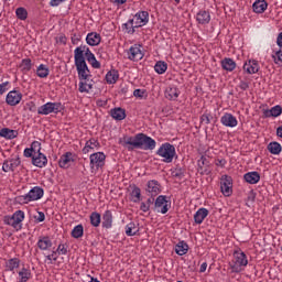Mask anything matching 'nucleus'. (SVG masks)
I'll return each mask as SVG.
<instances>
[{
    "mask_svg": "<svg viewBox=\"0 0 282 282\" xmlns=\"http://www.w3.org/2000/svg\"><path fill=\"white\" fill-rule=\"evenodd\" d=\"M124 144L128 145V151H133L134 149L153 151L158 143L155 142V139L144 133H138L134 137H128L127 140H124Z\"/></svg>",
    "mask_w": 282,
    "mask_h": 282,
    "instance_id": "obj_1",
    "label": "nucleus"
},
{
    "mask_svg": "<svg viewBox=\"0 0 282 282\" xmlns=\"http://www.w3.org/2000/svg\"><path fill=\"white\" fill-rule=\"evenodd\" d=\"M75 67L77 69L79 80H89L91 70L85 61V48H75L74 51Z\"/></svg>",
    "mask_w": 282,
    "mask_h": 282,
    "instance_id": "obj_2",
    "label": "nucleus"
},
{
    "mask_svg": "<svg viewBox=\"0 0 282 282\" xmlns=\"http://www.w3.org/2000/svg\"><path fill=\"white\" fill-rule=\"evenodd\" d=\"M156 155H159V158H163L162 162H164L165 164H171L174 158L177 159V153L175 152V145L169 142L161 144V147L156 151Z\"/></svg>",
    "mask_w": 282,
    "mask_h": 282,
    "instance_id": "obj_3",
    "label": "nucleus"
},
{
    "mask_svg": "<svg viewBox=\"0 0 282 282\" xmlns=\"http://www.w3.org/2000/svg\"><path fill=\"white\" fill-rule=\"evenodd\" d=\"M45 195L43 187L35 186L25 195L15 197L18 204H29V202H36Z\"/></svg>",
    "mask_w": 282,
    "mask_h": 282,
    "instance_id": "obj_4",
    "label": "nucleus"
},
{
    "mask_svg": "<svg viewBox=\"0 0 282 282\" xmlns=\"http://www.w3.org/2000/svg\"><path fill=\"white\" fill-rule=\"evenodd\" d=\"M23 219H25V213L23 210H17L12 216H4V224L11 226L14 230L19 231L23 228Z\"/></svg>",
    "mask_w": 282,
    "mask_h": 282,
    "instance_id": "obj_5",
    "label": "nucleus"
},
{
    "mask_svg": "<svg viewBox=\"0 0 282 282\" xmlns=\"http://www.w3.org/2000/svg\"><path fill=\"white\" fill-rule=\"evenodd\" d=\"M65 107L61 102H46L43 106L39 107V116H50V113H61Z\"/></svg>",
    "mask_w": 282,
    "mask_h": 282,
    "instance_id": "obj_6",
    "label": "nucleus"
},
{
    "mask_svg": "<svg viewBox=\"0 0 282 282\" xmlns=\"http://www.w3.org/2000/svg\"><path fill=\"white\" fill-rule=\"evenodd\" d=\"M248 265V257L245 252L235 251L234 252V264H231L232 272H241V268Z\"/></svg>",
    "mask_w": 282,
    "mask_h": 282,
    "instance_id": "obj_7",
    "label": "nucleus"
},
{
    "mask_svg": "<svg viewBox=\"0 0 282 282\" xmlns=\"http://www.w3.org/2000/svg\"><path fill=\"white\" fill-rule=\"evenodd\" d=\"M90 169L94 171H98L99 169H102L105 166V161L107 160V155H105V152H95L90 154Z\"/></svg>",
    "mask_w": 282,
    "mask_h": 282,
    "instance_id": "obj_8",
    "label": "nucleus"
},
{
    "mask_svg": "<svg viewBox=\"0 0 282 282\" xmlns=\"http://www.w3.org/2000/svg\"><path fill=\"white\" fill-rule=\"evenodd\" d=\"M220 191L225 197L232 195V177L229 175H223L220 180Z\"/></svg>",
    "mask_w": 282,
    "mask_h": 282,
    "instance_id": "obj_9",
    "label": "nucleus"
},
{
    "mask_svg": "<svg viewBox=\"0 0 282 282\" xmlns=\"http://www.w3.org/2000/svg\"><path fill=\"white\" fill-rule=\"evenodd\" d=\"M145 191L150 197H158L162 193V184L155 180L148 181Z\"/></svg>",
    "mask_w": 282,
    "mask_h": 282,
    "instance_id": "obj_10",
    "label": "nucleus"
},
{
    "mask_svg": "<svg viewBox=\"0 0 282 282\" xmlns=\"http://www.w3.org/2000/svg\"><path fill=\"white\" fill-rule=\"evenodd\" d=\"M154 210H158V213H161L162 215L169 213V200H166V196L160 195L156 197L154 202Z\"/></svg>",
    "mask_w": 282,
    "mask_h": 282,
    "instance_id": "obj_11",
    "label": "nucleus"
},
{
    "mask_svg": "<svg viewBox=\"0 0 282 282\" xmlns=\"http://www.w3.org/2000/svg\"><path fill=\"white\" fill-rule=\"evenodd\" d=\"M21 100H23V94H21L19 90L9 91L6 98V102L10 107H17Z\"/></svg>",
    "mask_w": 282,
    "mask_h": 282,
    "instance_id": "obj_12",
    "label": "nucleus"
},
{
    "mask_svg": "<svg viewBox=\"0 0 282 282\" xmlns=\"http://www.w3.org/2000/svg\"><path fill=\"white\" fill-rule=\"evenodd\" d=\"M77 48H84V58H86V61L91 65V67H94V69H100V62H98V59H96V55H94V53H91V50H89L87 46H79Z\"/></svg>",
    "mask_w": 282,
    "mask_h": 282,
    "instance_id": "obj_13",
    "label": "nucleus"
},
{
    "mask_svg": "<svg viewBox=\"0 0 282 282\" xmlns=\"http://www.w3.org/2000/svg\"><path fill=\"white\" fill-rule=\"evenodd\" d=\"M18 166H21V158L17 156L15 159L6 160L2 164V171L4 173H10L14 171Z\"/></svg>",
    "mask_w": 282,
    "mask_h": 282,
    "instance_id": "obj_14",
    "label": "nucleus"
},
{
    "mask_svg": "<svg viewBox=\"0 0 282 282\" xmlns=\"http://www.w3.org/2000/svg\"><path fill=\"white\" fill-rule=\"evenodd\" d=\"M41 151V142L33 141L30 148L24 149V158H31L34 160L35 155Z\"/></svg>",
    "mask_w": 282,
    "mask_h": 282,
    "instance_id": "obj_15",
    "label": "nucleus"
},
{
    "mask_svg": "<svg viewBox=\"0 0 282 282\" xmlns=\"http://www.w3.org/2000/svg\"><path fill=\"white\" fill-rule=\"evenodd\" d=\"M209 165L210 163L208 162V159L202 155L200 159L197 161L198 173L200 175H210V169H208Z\"/></svg>",
    "mask_w": 282,
    "mask_h": 282,
    "instance_id": "obj_16",
    "label": "nucleus"
},
{
    "mask_svg": "<svg viewBox=\"0 0 282 282\" xmlns=\"http://www.w3.org/2000/svg\"><path fill=\"white\" fill-rule=\"evenodd\" d=\"M135 28H142L149 23V11H139L134 15Z\"/></svg>",
    "mask_w": 282,
    "mask_h": 282,
    "instance_id": "obj_17",
    "label": "nucleus"
},
{
    "mask_svg": "<svg viewBox=\"0 0 282 282\" xmlns=\"http://www.w3.org/2000/svg\"><path fill=\"white\" fill-rule=\"evenodd\" d=\"M33 166H37V169H43L47 166V156L43 154V152L39 151L32 160Z\"/></svg>",
    "mask_w": 282,
    "mask_h": 282,
    "instance_id": "obj_18",
    "label": "nucleus"
},
{
    "mask_svg": "<svg viewBox=\"0 0 282 282\" xmlns=\"http://www.w3.org/2000/svg\"><path fill=\"white\" fill-rule=\"evenodd\" d=\"M221 124L224 127H230L235 128L238 124L237 117L232 116V113L226 112L221 118H220Z\"/></svg>",
    "mask_w": 282,
    "mask_h": 282,
    "instance_id": "obj_19",
    "label": "nucleus"
},
{
    "mask_svg": "<svg viewBox=\"0 0 282 282\" xmlns=\"http://www.w3.org/2000/svg\"><path fill=\"white\" fill-rule=\"evenodd\" d=\"M101 219V226L102 228H106V230H109L113 227V214H111V210H106Z\"/></svg>",
    "mask_w": 282,
    "mask_h": 282,
    "instance_id": "obj_20",
    "label": "nucleus"
},
{
    "mask_svg": "<svg viewBox=\"0 0 282 282\" xmlns=\"http://www.w3.org/2000/svg\"><path fill=\"white\" fill-rule=\"evenodd\" d=\"M128 58L130 61H142L144 58V54L142 53V50L138 46H131L128 52Z\"/></svg>",
    "mask_w": 282,
    "mask_h": 282,
    "instance_id": "obj_21",
    "label": "nucleus"
},
{
    "mask_svg": "<svg viewBox=\"0 0 282 282\" xmlns=\"http://www.w3.org/2000/svg\"><path fill=\"white\" fill-rule=\"evenodd\" d=\"M100 41H102V37L97 32H90L86 36V43L91 47H95L96 45H100Z\"/></svg>",
    "mask_w": 282,
    "mask_h": 282,
    "instance_id": "obj_22",
    "label": "nucleus"
},
{
    "mask_svg": "<svg viewBox=\"0 0 282 282\" xmlns=\"http://www.w3.org/2000/svg\"><path fill=\"white\" fill-rule=\"evenodd\" d=\"M262 113L263 118H279L282 113V107L276 105L271 109H264Z\"/></svg>",
    "mask_w": 282,
    "mask_h": 282,
    "instance_id": "obj_23",
    "label": "nucleus"
},
{
    "mask_svg": "<svg viewBox=\"0 0 282 282\" xmlns=\"http://www.w3.org/2000/svg\"><path fill=\"white\" fill-rule=\"evenodd\" d=\"M196 21L200 25H208V23H210V12L206 10L198 11L196 14Z\"/></svg>",
    "mask_w": 282,
    "mask_h": 282,
    "instance_id": "obj_24",
    "label": "nucleus"
},
{
    "mask_svg": "<svg viewBox=\"0 0 282 282\" xmlns=\"http://www.w3.org/2000/svg\"><path fill=\"white\" fill-rule=\"evenodd\" d=\"M252 10L256 14H263L268 10V1L265 0H256L252 4Z\"/></svg>",
    "mask_w": 282,
    "mask_h": 282,
    "instance_id": "obj_25",
    "label": "nucleus"
},
{
    "mask_svg": "<svg viewBox=\"0 0 282 282\" xmlns=\"http://www.w3.org/2000/svg\"><path fill=\"white\" fill-rule=\"evenodd\" d=\"M110 116L111 118H113V120L121 121L124 120V118H127V110L120 107L112 108L110 110Z\"/></svg>",
    "mask_w": 282,
    "mask_h": 282,
    "instance_id": "obj_26",
    "label": "nucleus"
},
{
    "mask_svg": "<svg viewBox=\"0 0 282 282\" xmlns=\"http://www.w3.org/2000/svg\"><path fill=\"white\" fill-rule=\"evenodd\" d=\"M165 98L167 100H177V98H180V89L177 86H169L165 89Z\"/></svg>",
    "mask_w": 282,
    "mask_h": 282,
    "instance_id": "obj_27",
    "label": "nucleus"
},
{
    "mask_svg": "<svg viewBox=\"0 0 282 282\" xmlns=\"http://www.w3.org/2000/svg\"><path fill=\"white\" fill-rule=\"evenodd\" d=\"M72 162H74V159H72V152H66L61 156L58 166L61 169H69Z\"/></svg>",
    "mask_w": 282,
    "mask_h": 282,
    "instance_id": "obj_28",
    "label": "nucleus"
},
{
    "mask_svg": "<svg viewBox=\"0 0 282 282\" xmlns=\"http://www.w3.org/2000/svg\"><path fill=\"white\" fill-rule=\"evenodd\" d=\"M243 180L247 184H259L261 174H259V172H248L243 175Z\"/></svg>",
    "mask_w": 282,
    "mask_h": 282,
    "instance_id": "obj_29",
    "label": "nucleus"
},
{
    "mask_svg": "<svg viewBox=\"0 0 282 282\" xmlns=\"http://www.w3.org/2000/svg\"><path fill=\"white\" fill-rule=\"evenodd\" d=\"M37 248L40 250H50L52 248V240L48 236H41L37 241Z\"/></svg>",
    "mask_w": 282,
    "mask_h": 282,
    "instance_id": "obj_30",
    "label": "nucleus"
},
{
    "mask_svg": "<svg viewBox=\"0 0 282 282\" xmlns=\"http://www.w3.org/2000/svg\"><path fill=\"white\" fill-rule=\"evenodd\" d=\"M208 217V209L206 208H199L195 215H194V221L195 224H203L204 220Z\"/></svg>",
    "mask_w": 282,
    "mask_h": 282,
    "instance_id": "obj_31",
    "label": "nucleus"
},
{
    "mask_svg": "<svg viewBox=\"0 0 282 282\" xmlns=\"http://www.w3.org/2000/svg\"><path fill=\"white\" fill-rule=\"evenodd\" d=\"M118 78H120L118 69H111L106 74V83L108 85H116V83H118Z\"/></svg>",
    "mask_w": 282,
    "mask_h": 282,
    "instance_id": "obj_32",
    "label": "nucleus"
},
{
    "mask_svg": "<svg viewBox=\"0 0 282 282\" xmlns=\"http://www.w3.org/2000/svg\"><path fill=\"white\" fill-rule=\"evenodd\" d=\"M243 70L247 72V74H257L259 72V63L257 61H249L245 63Z\"/></svg>",
    "mask_w": 282,
    "mask_h": 282,
    "instance_id": "obj_33",
    "label": "nucleus"
},
{
    "mask_svg": "<svg viewBox=\"0 0 282 282\" xmlns=\"http://www.w3.org/2000/svg\"><path fill=\"white\" fill-rule=\"evenodd\" d=\"M19 135V132L17 130H12L9 128H2L0 130V138H6V140H14Z\"/></svg>",
    "mask_w": 282,
    "mask_h": 282,
    "instance_id": "obj_34",
    "label": "nucleus"
},
{
    "mask_svg": "<svg viewBox=\"0 0 282 282\" xmlns=\"http://www.w3.org/2000/svg\"><path fill=\"white\" fill-rule=\"evenodd\" d=\"M221 67L226 72H235V68L237 67V63L234 62L232 58L226 57L221 61Z\"/></svg>",
    "mask_w": 282,
    "mask_h": 282,
    "instance_id": "obj_35",
    "label": "nucleus"
},
{
    "mask_svg": "<svg viewBox=\"0 0 282 282\" xmlns=\"http://www.w3.org/2000/svg\"><path fill=\"white\" fill-rule=\"evenodd\" d=\"M175 252L178 257H184L188 252V243L182 240L175 246Z\"/></svg>",
    "mask_w": 282,
    "mask_h": 282,
    "instance_id": "obj_36",
    "label": "nucleus"
},
{
    "mask_svg": "<svg viewBox=\"0 0 282 282\" xmlns=\"http://www.w3.org/2000/svg\"><path fill=\"white\" fill-rule=\"evenodd\" d=\"M140 232V229L135 226V223L131 221L126 226V235L127 237H135Z\"/></svg>",
    "mask_w": 282,
    "mask_h": 282,
    "instance_id": "obj_37",
    "label": "nucleus"
},
{
    "mask_svg": "<svg viewBox=\"0 0 282 282\" xmlns=\"http://www.w3.org/2000/svg\"><path fill=\"white\" fill-rule=\"evenodd\" d=\"M268 151L272 154V155H279V153H281L282 151V147L281 143L274 141L268 144Z\"/></svg>",
    "mask_w": 282,
    "mask_h": 282,
    "instance_id": "obj_38",
    "label": "nucleus"
},
{
    "mask_svg": "<svg viewBox=\"0 0 282 282\" xmlns=\"http://www.w3.org/2000/svg\"><path fill=\"white\" fill-rule=\"evenodd\" d=\"M20 69L24 74H28V72H31L32 70V59L23 58L20 63Z\"/></svg>",
    "mask_w": 282,
    "mask_h": 282,
    "instance_id": "obj_39",
    "label": "nucleus"
},
{
    "mask_svg": "<svg viewBox=\"0 0 282 282\" xmlns=\"http://www.w3.org/2000/svg\"><path fill=\"white\" fill-rule=\"evenodd\" d=\"M89 80H80L79 82V88L78 91H80V94H89L90 89H94V84L93 83H88Z\"/></svg>",
    "mask_w": 282,
    "mask_h": 282,
    "instance_id": "obj_40",
    "label": "nucleus"
},
{
    "mask_svg": "<svg viewBox=\"0 0 282 282\" xmlns=\"http://www.w3.org/2000/svg\"><path fill=\"white\" fill-rule=\"evenodd\" d=\"M186 175V169L176 165L174 170H172V177H176L177 180H184Z\"/></svg>",
    "mask_w": 282,
    "mask_h": 282,
    "instance_id": "obj_41",
    "label": "nucleus"
},
{
    "mask_svg": "<svg viewBox=\"0 0 282 282\" xmlns=\"http://www.w3.org/2000/svg\"><path fill=\"white\" fill-rule=\"evenodd\" d=\"M73 239H80V237H83V235H85V227H83V225H77L73 228L72 232H70Z\"/></svg>",
    "mask_w": 282,
    "mask_h": 282,
    "instance_id": "obj_42",
    "label": "nucleus"
},
{
    "mask_svg": "<svg viewBox=\"0 0 282 282\" xmlns=\"http://www.w3.org/2000/svg\"><path fill=\"white\" fill-rule=\"evenodd\" d=\"M101 219L102 217L98 212H94L90 214V224L91 226H94V228H98V226H100Z\"/></svg>",
    "mask_w": 282,
    "mask_h": 282,
    "instance_id": "obj_43",
    "label": "nucleus"
},
{
    "mask_svg": "<svg viewBox=\"0 0 282 282\" xmlns=\"http://www.w3.org/2000/svg\"><path fill=\"white\" fill-rule=\"evenodd\" d=\"M166 69H169V64H166V62L159 61L154 65V72H156V74H164Z\"/></svg>",
    "mask_w": 282,
    "mask_h": 282,
    "instance_id": "obj_44",
    "label": "nucleus"
},
{
    "mask_svg": "<svg viewBox=\"0 0 282 282\" xmlns=\"http://www.w3.org/2000/svg\"><path fill=\"white\" fill-rule=\"evenodd\" d=\"M36 75L39 78H47V76H50V68H47L44 64H41L36 69Z\"/></svg>",
    "mask_w": 282,
    "mask_h": 282,
    "instance_id": "obj_45",
    "label": "nucleus"
},
{
    "mask_svg": "<svg viewBox=\"0 0 282 282\" xmlns=\"http://www.w3.org/2000/svg\"><path fill=\"white\" fill-rule=\"evenodd\" d=\"M19 276L21 281H30L32 279V271L30 269L22 268L21 271H19Z\"/></svg>",
    "mask_w": 282,
    "mask_h": 282,
    "instance_id": "obj_46",
    "label": "nucleus"
},
{
    "mask_svg": "<svg viewBox=\"0 0 282 282\" xmlns=\"http://www.w3.org/2000/svg\"><path fill=\"white\" fill-rule=\"evenodd\" d=\"M19 265H21V260H19V258L10 259L7 262V268H8V270H10V272L17 270V268H19Z\"/></svg>",
    "mask_w": 282,
    "mask_h": 282,
    "instance_id": "obj_47",
    "label": "nucleus"
},
{
    "mask_svg": "<svg viewBox=\"0 0 282 282\" xmlns=\"http://www.w3.org/2000/svg\"><path fill=\"white\" fill-rule=\"evenodd\" d=\"M131 197L135 198L133 199L134 204H138L142 197V191L137 185H132Z\"/></svg>",
    "mask_w": 282,
    "mask_h": 282,
    "instance_id": "obj_48",
    "label": "nucleus"
},
{
    "mask_svg": "<svg viewBox=\"0 0 282 282\" xmlns=\"http://www.w3.org/2000/svg\"><path fill=\"white\" fill-rule=\"evenodd\" d=\"M134 20L130 19L127 23L123 24V30L127 31L128 34H135V24L133 25Z\"/></svg>",
    "mask_w": 282,
    "mask_h": 282,
    "instance_id": "obj_49",
    "label": "nucleus"
},
{
    "mask_svg": "<svg viewBox=\"0 0 282 282\" xmlns=\"http://www.w3.org/2000/svg\"><path fill=\"white\" fill-rule=\"evenodd\" d=\"M17 18L20 19V21H25L28 19V10L23 7H20L15 10Z\"/></svg>",
    "mask_w": 282,
    "mask_h": 282,
    "instance_id": "obj_50",
    "label": "nucleus"
},
{
    "mask_svg": "<svg viewBox=\"0 0 282 282\" xmlns=\"http://www.w3.org/2000/svg\"><path fill=\"white\" fill-rule=\"evenodd\" d=\"M210 120H213V115L210 112L205 111L204 115L200 116V122H205V124H210Z\"/></svg>",
    "mask_w": 282,
    "mask_h": 282,
    "instance_id": "obj_51",
    "label": "nucleus"
},
{
    "mask_svg": "<svg viewBox=\"0 0 282 282\" xmlns=\"http://www.w3.org/2000/svg\"><path fill=\"white\" fill-rule=\"evenodd\" d=\"M133 96H134V98H147V89H140V88H138V89H134V91H133Z\"/></svg>",
    "mask_w": 282,
    "mask_h": 282,
    "instance_id": "obj_52",
    "label": "nucleus"
},
{
    "mask_svg": "<svg viewBox=\"0 0 282 282\" xmlns=\"http://www.w3.org/2000/svg\"><path fill=\"white\" fill-rule=\"evenodd\" d=\"M67 248H68L67 245L61 243V245H58V247H57V249H56V252H57L58 254H67Z\"/></svg>",
    "mask_w": 282,
    "mask_h": 282,
    "instance_id": "obj_53",
    "label": "nucleus"
},
{
    "mask_svg": "<svg viewBox=\"0 0 282 282\" xmlns=\"http://www.w3.org/2000/svg\"><path fill=\"white\" fill-rule=\"evenodd\" d=\"M80 39H82L80 33H78V34L73 33L70 41H72L73 45H78V43H80Z\"/></svg>",
    "mask_w": 282,
    "mask_h": 282,
    "instance_id": "obj_54",
    "label": "nucleus"
},
{
    "mask_svg": "<svg viewBox=\"0 0 282 282\" xmlns=\"http://www.w3.org/2000/svg\"><path fill=\"white\" fill-rule=\"evenodd\" d=\"M8 85H10V82H4L0 84V96H3V94L8 91Z\"/></svg>",
    "mask_w": 282,
    "mask_h": 282,
    "instance_id": "obj_55",
    "label": "nucleus"
},
{
    "mask_svg": "<svg viewBox=\"0 0 282 282\" xmlns=\"http://www.w3.org/2000/svg\"><path fill=\"white\" fill-rule=\"evenodd\" d=\"M84 155H87L90 151H94V147L86 142L85 147L83 148Z\"/></svg>",
    "mask_w": 282,
    "mask_h": 282,
    "instance_id": "obj_56",
    "label": "nucleus"
},
{
    "mask_svg": "<svg viewBox=\"0 0 282 282\" xmlns=\"http://www.w3.org/2000/svg\"><path fill=\"white\" fill-rule=\"evenodd\" d=\"M239 87L242 91H247V89H250V83L241 80Z\"/></svg>",
    "mask_w": 282,
    "mask_h": 282,
    "instance_id": "obj_57",
    "label": "nucleus"
},
{
    "mask_svg": "<svg viewBox=\"0 0 282 282\" xmlns=\"http://www.w3.org/2000/svg\"><path fill=\"white\" fill-rule=\"evenodd\" d=\"M281 50L276 51L275 55H273V58H274V63H279L276 62V58L278 61L282 62V46H280Z\"/></svg>",
    "mask_w": 282,
    "mask_h": 282,
    "instance_id": "obj_58",
    "label": "nucleus"
},
{
    "mask_svg": "<svg viewBox=\"0 0 282 282\" xmlns=\"http://www.w3.org/2000/svg\"><path fill=\"white\" fill-rule=\"evenodd\" d=\"M57 251H52V254L46 256L47 261H58V257H56Z\"/></svg>",
    "mask_w": 282,
    "mask_h": 282,
    "instance_id": "obj_59",
    "label": "nucleus"
},
{
    "mask_svg": "<svg viewBox=\"0 0 282 282\" xmlns=\"http://www.w3.org/2000/svg\"><path fill=\"white\" fill-rule=\"evenodd\" d=\"M86 143L87 144H90V145H93V147H96V148H98V147H100V142H98V140H96V139H90V140H88V141H86Z\"/></svg>",
    "mask_w": 282,
    "mask_h": 282,
    "instance_id": "obj_60",
    "label": "nucleus"
},
{
    "mask_svg": "<svg viewBox=\"0 0 282 282\" xmlns=\"http://www.w3.org/2000/svg\"><path fill=\"white\" fill-rule=\"evenodd\" d=\"M140 210H142V213H149V210H151V207L143 202L141 203Z\"/></svg>",
    "mask_w": 282,
    "mask_h": 282,
    "instance_id": "obj_61",
    "label": "nucleus"
},
{
    "mask_svg": "<svg viewBox=\"0 0 282 282\" xmlns=\"http://www.w3.org/2000/svg\"><path fill=\"white\" fill-rule=\"evenodd\" d=\"M39 216H35L36 221H45V213L39 212Z\"/></svg>",
    "mask_w": 282,
    "mask_h": 282,
    "instance_id": "obj_62",
    "label": "nucleus"
},
{
    "mask_svg": "<svg viewBox=\"0 0 282 282\" xmlns=\"http://www.w3.org/2000/svg\"><path fill=\"white\" fill-rule=\"evenodd\" d=\"M216 166H226V159H217L216 160Z\"/></svg>",
    "mask_w": 282,
    "mask_h": 282,
    "instance_id": "obj_63",
    "label": "nucleus"
},
{
    "mask_svg": "<svg viewBox=\"0 0 282 282\" xmlns=\"http://www.w3.org/2000/svg\"><path fill=\"white\" fill-rule=\"evenodd\" d=\"M276 44L279 47H282V32L279 33Z\"/></svg>",
    "mask_w": 282,
    "mask_h": 282,
    "instance_id": "obj_64",
    "label": "nucleus"
}]
</instances>
